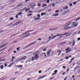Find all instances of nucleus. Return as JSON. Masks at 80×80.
<instances>
[{"label":"nucleus","mask_w":80,"mask_h":80,"mask_svg":"<svg viewBox=\"0 0 80 80\" xmlns=\"http://www.w3.org/2000/svg\"><path fill=\"white\" fill-rule=\"evenodd\" d=\"M18 33H17L15 34L12 35V36H15V35H18Z\"/></svg>","instance_id":"35"},{"label":"nucleus","mask_w":80,"mask_h":80,"mask_svg":"<svg viewBox=\"0 0 80 80\" xmlns=\"http://www.w3.org/2000/svg\"><path fill=\"white\" fill-rule=\"evenodd\" d=\"M46 6H47V4H44L43 5H42L43 7H46Z\"/></svg>","instance_id":"24"},{"label":"nucleus","mask_w":80,"mask_h":80,"mask_svg":"<svg viewBox=\"0 0 80 80\" xmlns=\"http://www.w3.org/2000/svg\"><path fill=\"white\" fill-rule=\"evenodd\" d=\"M56 29H57V28H53L52 29H50L49 30H51V31H54V30H56Z\"/></svg>","instance_id":"14"},{"label":"nucleus","mask_w":80,"mask_h":80,"mask_svg":"<svg viewBox=\"0 0 80 80\" xmlns=\"http://www.w3.org/2000/svg\"><path fill=\"white\" fill-rule=\"evenodd\" d=\"M31 15H32V14H29L28 15V16L29 17L30 16H31Z\"/></svg>","instance_id":"28"},{"label":"nucleus","mask_w":80,"mask_h":80,"mask_svg":"<svg viewBox=\"0 0 80 80\" xmlns=\"http://www.w3.org/2000/svg\"><path fill=\"white\" fill-rule=\"evenodd\" d=\"M39 73H42V71H39L38 72Z\"/></svg>","instance_id":"39"},{"label":"nucleus","mask_w":80,"mask_h":80,"mask_svg":"<svg viewBox=\"0 0 80 80\" xmlns=\"http://www.w3.org/2000/svg\"><path fill=\"white\" fill-rule=\"evenodd\" d=\"M69 71V68H68L67 70V72H68Z\"/></svg>","instance_id":"54"},{"label":"nucleus","mask_w":80,"mask_h":80,"mask_svg":"<svg viewBox=\"0 0 80 80\" xmlns=\"http://www.w3.org/2000/svg\"><path fill=\"white\" fill-rule=\"evenodd\" d=\"M41 6V5H40V4H38V7H40Z\"/></svg>","instance_id":"56"},{"label":"nucleus","mask_w":80,"mask_h":80,"mask_svg":"<svg viewBox=\"0 0 80 80\" xmlns=\"http://www.w3.org/2000/svg\"><path fill=\"white\" fill-rule=\"evenodd\" d=\"M63 60V59H62L61 60H59V62H61V61H62Z\"/></svg>","instance_id":"47"},{"label":"nucleus","mask_w":80,"mask_h":80,"mask_svg":"<svg viewBox=\"0 0 80 80\" xmlns=\"http://www.w3.org/2000/svg\"><path fill=\"white\" fill-rule=\"evenodd\" d=\"M52 5V7H54L55 6V5L54 4H53L52 5L51 4V5L49 7H51V6Z\"/></svg>","instance_id":"30"},{"label":"nucleus","mask_w":80,"mask_h":80,"mask_svg":"<svg viewBox=\"0 0 80 80\" xmlns=\"http://www.w3.org/2000/svg\"><path fill=\"white\" fill-rule=\"evenodd\" d=\"M78 41H80V38H78Z\"/></svg>","instance_id":"50"},{"label":"nucleus","mask_w":80,"mask_h":80,"mask_svg":"<svg viewBox=\"0 0 80 80\" xmlns=\"http://www.w3.org/2000/svg\"><path fill=\"white\" fill-rule=\"evenodd\" d=\"M62 68H63L64 69H65V68H66V67L65 66H62Z\"/></svg>","instance_id":"33"},{"label":"nucleus","mask_w":80,"mask_h":80,"mask_svg":"<svg viewBox=\"0 0 80 80\" xmlns=\"http://www.w3.org/2000/svg\"><path fill=\"white\" fill-rule=\"evenodd\" d=\"M57 74V73H55L52 74V75H56Z\"/></svg>","instance_id":"46"},{"label":"nucleus","mask_w":80,"mask_h":80,"mask_svg":"<svg viewBox=\"0 0 80 80\" xmlns=\"http://www.w3.org/2000/svg\"><path fill=\"white\" fill-rule=\"evenodd\" d=\"M58 52L59 53L58 54V56H59L61 54V50H59L58 51Z\"/></svg>","instance_id":"9"},{"label":"nucleus","mask_w":80,"mask_h":80,"mask_svg":"<svg viewBox=\"0 0 80 80\" xmlns=\"http://www.w3.org/2000/svg\"><path fill=\"white\" fill-rule=\"evenodd\" d=\"M23 10H26V12H28V11H29V10H30V8H28L27 9V8L25 7V8H24V9H23Z\"/></svg>","instance_id":"8"},{"label":"nucleus","mask_w":80,"mask_h":80,"mask_svg":"<svg viewBox=\"0 0 80 80\" xmlns=\"http://www.w3.org/2000/svg\"><path fill=\"white\" fill-rule=\"evenodd\" d=\"M35 60V58H34V57H32L31 58V61H33V60Z\"/></svg>","instance_id":"19"},{"label":"nucleus","mask_w":80,"mask_h":80,"mask_svg":"<svg viewBox=\"0 0 80 80\" xmlns=\"http://www.w3.org/2000/svg\"><path fill=\"white\" fill-rule=\"evenodd\" d=\"M16 26V25H15V24H13V25H12V27H14V26Z\"/></svg>","instance_id":"57"},{"label":"nucleus","mask_w":80,"mask_h":80,"mask_svg":"<svg viewBox=\"0 0 80 80\" xmlns=\"http://www.w3.org/2000/svg\"><path fill=\"white\" fill-rule=\"evenodd\" d=\"M12 24H13V23H11L10 24L8 25V26H9V25H12Z\"/></svg>","instance_id":"59"},{"label":"nucleus","mask_w":80,"mask_h":80,"mask_svg":"<svg viewBox=\"0 0 80 80\" xmlns=\"http://www.w3.org/2000/svg\"><path fill=\"white\" fill-rule=\"evenodd\" d=\"M26 58H27L26 56H24L21 58V60H25V59H26Z\"/></svg>","instance_id":"12"},{"label":"nucleus","mask_w":80,"mask_h":80,"mask_svg":"<svg viewBox=\"0 0 80 80\" xmlns=\"http://www.w3.org/2000/svg\"><path fill=\"white\" fill-rule=\"evenodd\" d=\"M69 57H72V56H69L67 57L65 59H66V60H68V59H69Z\"/></svg>","instance_id":"15"},{"label":"nucleus","mask_w":80,"mask_h":80,"mask_svg":"<svg viewBox=\"0 0 80 80\" xmlns=\"http://www.w3.org/2000/svg\"><path fill=\"white\" fill-rule=\"evenodd\" d=\"M40 18L36 17L34 18V19L35 20H40Z\"/></svg>","instance_id":"17"},{"label":"nucleus","mask_w":80,"mask_h":80,"mask_svg":"<svg viewBox=\"0 0 80 80\" xmlns=\"http://www.w3.org/2000/svg\"><path fill=\"white\" fill-rule=\"evenodd\" d=\"M22 12H19L18 14V15H21V14H22Z\"/></svg>","instance_id":"25"},{"label":"nucleus","mask_w":80,"mask_h":80,"mask_svg":"<svg viewBox=\"0 0 80 80\" xmlns=\"http://www.w3.org/2000/svg\"><path fill=\"white\" fill-rule=\"evenodd\" d=\"M22 6H23V4H22V3H21V4H19L17 8H18V7H22Z\"/></svg>","instance_id":"11"},{"label":"nucleus","mask_w":80,"mask_h":80,"mask_svg":"<svg viewBox=\"0 0 80 80\" xmlns=\"http://www.w3.org/2000/svg\"><path fill=\"white\" fill-rule=\"evenodd\" d=\"M47 3H50V1L49 0H48L47 1Z\"/></svg>","instance_id":"43"},{"label":"nucleus","mask_w":80,"mask_h":80,"mask_svg":"<svg viewBox=\"0 0 80 80\" xmlns=\"http://www.w3.org/2000/svg\"><path fill=\"white\" fill-rule=\"evenodd\" d=\"M46 77V75H44L43 76H42V77H41V78H43V77Z\"/></svg>","instance_id":"58"},{"label":"nucleus","mask_w":80,"mask_h":80,"mask_svg":"<svg viewBox=\"0 0 80 80\" xmlns=\"http://www.w3.org/2000/svg\"><path fill=\"white\" fill-rule=\"evenodd\" d=\"M77 67H75V68H74V72H75V71H76V70H76V69H77Z\"/></svg>","instance_id":"40"},{"label":"nucleus","mask_w":80,"mask_h":80,"mask_svg":"<svg viewBox=\"0 0 80 80\" xmlns=\"http://www.w3.org/2000/svg\"><path fill=\"white\" fill-rule=\"evenodd\" d=\"M52 37H49V40H47V42H48H48H50V40H51V39H50V38H52Z\"/></svg>","instance_id":"10"},{"label":"nucleus","mask_w":80,"mask_h":80,"mask_svg":"<svg viewBox=\"0 0 80 80\" xmlns=\"http://www.w3.org/2000/svg\"><path fill=\"white\" fill-rule=\"evenodd\" d=\"M14 53H16L17 52V51H13Z\"/></svg>","instance_id":"62"},{"label":"nucleus","mask_w":80,"mask_h":80,"mask_svg":"<svg viewBox=\"0 0 80 80\" xmlns=\"http://www.w3.org/2000/svg\"><path fill=\"white\" fill-rule=\"evenodd\" d=\"M35 7V5H33L32 6H31V8H33Z\"/></svg>","instance_id":"26"},{"label":"nucleus","mask_w":80,"mask_h":80,"mask_svg":"<svg viewBox=\"0 0 80 80\" xmlns=\"http://www.w3.org/2000/svg\"><path fill=\"white\" fill-rule=\"evenodd\" d=\"M27 35H28V36H30V34L28 33V34H27Z\"/></svg>","instance_id":"45"},{"label":"nucleus","mask_w":80,"mask_h":80,"mask_svg":"<svg viewBox=\"0 0 80 80\" xmlns=\"http://www.w3.org/2000/svg\"><path fill=\"white\" fill-rule=\"evenodd\" d=\"M68 6H66L65 7V8H66V9H68Z\"/></svg>","instance_id":"53"},{"label":"nucleus","mask_w":80,"mask_h":80,"mask_svg":"<svg viewBox=\"0 0 80 80\" xmlns=\"http://www.w3.org/2000/svg\"><path fill=\"white\" fill-rule=\"evenodd\" d=\"M14 63H12L10 65V66L11 67V66H12V65H13V64Z\"/></svg>","instance_id":"36"},{"label":"nucleus","mask_w":80,"mask_h":80,"mask_svg":"<svg viewBox=\"0 0 80 80\" xmlns=\"http://www.w3.org/2000/svg\"><path fill=\"white\" fill-rule=\"evenodd\" d=\"M60 12L59 11V10H57L56 11H55V12L56 13H58V12Z\"/></svg>","instance_id":"32"},{"label":"nucleus","mask_w":80,"mask_h":80,"mask_svg":"<svg viewBox=\"0 0 80 80\" xmlns=\"http://www.w3.org/2000/svg\"><path fill=\"white\" fill-rule=\"evenodd\" d=\"M30 61H26L25 62V63H27L28 62H30Z\"/></svg>","instance_id":"52"},{"label":"nucleus","mask_w":80,"mask_h":80,"mask_svg":"<svg viewBox=\"0 0 80 80\" xmlns=\"http://www.w3.org/2000/svg\"><path fill=\"white\" fill-rule=\"evenodd\" d=\"M46 50H47V49H44L43 50V51L44 52H45L46 51Z\"/></svg>","instance_id":"49"},{"label":"nucleus","mask_w":80,"mask_h":80,"mask_svg":"<svg viewBox=\"0 0 80 80\" xmlns=\"http://www.w3.org/2000/svg\"><path fill=\"white\" fill-rule=\"evenodd\" d=\"M76 3H77V2H75L73 3V5H76Z\"/></svg>","instance_id":"42"},{"label":"nucleus","mask_w":80,"mask_h":80,"mask_svg":"<svg viewBox=\"0 0 80 80\" xmlns=\"http://www.w3.org/2000/svg\"><path fill=\"white\" fill-rule=\"evenodd\" d=\"M45 15H47V14H46L45 13H41V16H43Z\"/></svg>","instance_id":"22"},{"label":"nucleus","mask_w":80,"mask_h":80,"mask_svg":"<svg viewBox=\"0 0 80 80\" xmlns=\"http://www.w3.org/2000/svg\"><path fill=\"white\" fill-rule=\"evenodd\" d=\"M20 22H21V21H19V22H16L15 23V25H18V24H19V23H20Z\"/></svg>","instance_id":"13"},{"label":"nucleus","mask_w":80,"mask_h":80,"mask_svg":"<svg viewBox=\"0 0 80 80\" xmlns=\"http://www.w3.org/2000/svg\"><path fill=\"white\" fill-rule=\"evenodd\" d=\"M12 59H14V58H15V57H14V56H12Z\"/></svg>","instance_id":"55"},{"label":"nucleus","mask_w":80,"mask_h":80,"mask_svg":"<svg viewBox=\"0 0 80 80\" xmlns=\"http://www.w3.org/2000/svg\"><path fill=\"white\" fill-rule=\"evenodd\" d=\"M63 35H63V34H57L56 35L54 36L53 38H52L51 40H53V39H54V38H55L56 37H59V36L60 37L59 38V39H61V38H62L63 37V36H62Z\"/></svg>","instance_id":"2"},{"label":"nucleus","mask_w":80,"mask_h":80,"mask_svg":"<svg viewBox=\"0 0 80 80\" xmlns=\"http://www.w3.org/2000/svg\"><path fill=\"white\" fill-rule=\"evenodd\" d=\"M47 54L48 57L50 56V55H52L53 53V52L51 51H49L48 52H47Z\"/></svg>","instance_id":"3"},{"label":"nucleus","mask_w":80,"mask_h":80,"mask_svg":"<svg viewBox=\"0 0 80 80\" xmlns=\"http://www.w3.org/2000/svg\"><path fill=\"white\" fill-rule=\"evenodd\" d=\"M73 25L71 26L70 27H68V28H67V27H68V26H69V25H70L72 24V22H68L66 24L65 27L64 28V29H65V30H67L68 29V28H73L74 27H77V25H78V24L77 22H73Z\"/></svg>","instance_id":"1"},{"label":"nucleus","mask_w":80,"mask_h":80,"mask_svg":"<svg viewBox=\"0 0 80 80\" xmlns=\"http://www.w3.org/2000/svg\"><path fill=\"white\" fill-rule=\"evenodd\" d=\"M29 13H32V11H29Z\"/></svg>","instance_id":"60"},{"label":"nucleus","mask_w":80,"mask_h":80,"mask_svg":"<svg viewBox=\"0 0 80 80\" xmlns=\"http://www.w3.org/2000/svg\"><path fill=\"white\" fill-rule=\"evenodd\" d=\"M0 68H1V70L3 69V68H4L3 65H1L0 66Z\"/></svg>","instance_id":"18"},{"label":"nucleus","mask_w":80,"mask_h":80,"mask_svg":"<svg viewBox=\"0 0 80 80\" xmlns=\"http://www.w3.org/2000/svg\"><path fill=\"white\" fill-rule=\"evenodd\" d=\"M80 20V17H79L77 19L75 20L74 21H78V20Z\"/></svg>","instance_id":"23"},{"label":"nucleus","mask_w":80,"mask_h":80,"mask_svg":"<svg viewBox=\"0 0 80 80\" xmlns=\"http://www.w3.org/2000/svg\"><path fill=\"white\" fill-rule=\"evenodd\" d=\"M37 40H38V41H41V40H42V39L39 38V39H38Z\"/></svg>","instance_id":"31"},{"label":"nucleus","mask_w":80,"mask_h":80,"mask_svg":"<svg viewBox=\"0 0 80 80\" xmlns=\"http://www.w3.org/2000/svg\"><path fill=\"white\" fill-rule=\"evenodd\" d=\"M19 67L20 68H22L23 67V66L22 65H19Z\"/></svg>","instance_id":"29"},{"label":"nucleus","mask_w":80,"mask_h":80,"mask_svg":"<svg viewBox=\"0 0 80 80\" xmlns=\"http://www.w3.org/2000/svg\"><path fill=\"white\" fill-rule=\"evenodd\" d=\"M66 53H68V52H70V51H71V49H69V48H67L66 49Z\"/></svg>","instance_id":"7"},{"label":"nucleus","mask_w":80,"mask_h":80,"mask_svg":"<svg viewBox=\"0 0 80 80\" xmlns=\"http://www.w3.org/2000/svg\"><path fill=\"white\" fill-rule=\"evenodd\" d=\"M72 3H70L69 5V6H70V7H72Z\"/></svg>","instance_id":"51"},{"label":"nucleus","mask_w":80,"mask_h":80,"mask_svg":"<svg viewBox=\"0 0 80 80\" xmlns=\"http://www.w3.org/2000/svg\"><path fill=\"white\" fill-rule=\"evenodd\" d=\"M37 16L38 17H40V15L39 14H38L37 15Z\"/></svg>","instance_id":"37"},{"label":"nucleus","mask_w":80,"mask_h":80,"mask_svg":"<svg viewBox=\"0 0 80 80\" xmlns=\"http://www.w3.org/2000/svg\"><path fill=\"white\" fill-rule=\"evenodd\" d=\"M36 42H34L31 43L30 44H29V45H28V46H26L25 47L23 48V49H24V48H28V47H30V46H31V45H33V44H35V43H36Z\"/></svg>","instance_id":"4"},{"label":"nucleus","mask_w":80,"mask_h":80,"mask_svg":"<svg viewBox=\"0 0 80 80\" xmlns=\"http://www.w3.org/2000/svg\"><path fill=\"white\" fill-rule=\"evenodd\" d=\"M24 36H25L24 37V38H25V37H28V36L27 35V34H26V35H25Z\"/></svg>","instance_id":"48"},{"label":"nucleus","mask_w":80,"mask_h":80,"mask_svg":"<svg viewBox=\"0 0 80 80\" xmlns=\"http://www.w3.org/2000/svg\"><path fill=\"white\" fill-rule=\"evenodd\" d=\"M37 54H36L35 55V59H37L39 57H38V52H36Z\"/></svg>","instance_id":"6"},{"label":"nucleus","mask_w":80,"mask_h":80,"mask_svg":"<svg viewBox=\"0 0 80 80\" xmlns=\"http://www.w3.org/2000/svg\"><path fill=\"white\" fill-rule=\"evenodd\" d=\"M47 0H41V2H45Z\"/></svg>","instance_id":"27"},{"label":"nucleus","mask_w":80,"mask_h":80,"mask_svg":"<svg viewBox=\"0 0 80 80\" xmlns=\"http://www.w3.org/2000/svg\"><path fill=\"white\" fill-rule=\"evenodd\" d=\"M7 64H5L4 65V67H7Z\"/></svg>","instance_id":"41"},{"label":"nucleus","mask_w":80,"mask_h":80,"mask_svg":"<svg viewBox=\"0 0 80 80\" xmlns=\"http://www.w3.org/2000/svg\"><path fill=\"white\" fill-rule=\"evenodd\" d=\"M2 32H3V30L0 31V33H2Z\"/></svg>","instance_id":"64"},{"label":"nucleus","mask_w":80,"mask_h":80,"mask_svg":"<svg viewBox=\"0 0 80 80\" xmlns=\"http://www.w3.org/2000/svg\"><path fill=\"white\" fill-rule=\"evenodd\" d=\"M58 71L57 70H56L54 71L55 73H57Z\"/></svg>","instance_id":"44"},{"label":"nucleus","mask_w":80,"mask_h":80,"mask_svg":"<svg viewBox=\"0 0 80 80\" xmlns=\"http://www.w3.org/2000/svg\"><path fill=\"white\" fill-rule=\"evenodd\" d=\"M75 41H73V43L72 44V46H74V45H75Z\"/></svg>","instance_id":"21"},{"label":"nucleus","mask_w":80,"mask_h":80,"mask_svg":"<svg viewBox=\"0 0 80 80\" xmlns=\"http://www.w3.org/2000/svg\"><path fill=\"white\" fill-rule=\"evenodd\" d=\"M72 34L71 32H66L63 35H67V36H66V37H68V36H70V35Z\"/></svg>","instance_id":"5"},{"label":"nucleus","mask_w":80,"mask_h":80,"mask_svg":"<svg viewBox=\"0 0 80 80\" xmlns=\"http://www.w3.org/2000/svg\"><path fill=\"white\" fill-rule=\"evenodd\" d=\"M73 59H74V58H72L71 60L72 61V60H73Z\"/></svg>","instance_id":"61"},{"label":"nucleus","mask_w":80,"mask_h":80,"mask_svg":"<svg viewBox=\"0 0 80 80\" xmlns=\"http://www.w3.org/2000/svg\"><path fill=\"white\" fill-rule=\"evenodd\" d=\"M58 13H56V14H54L52 15V16L53 17L55 16H58Z\"/></svg>","instance_id":"20"},{"label":"nucleus","mask_w":80,"mask_h":80,"mask_svg":"<svg viewBox=\"0 0 80 80\" xmlns=\"http://www.w3.org/2000/svg\"><path fill=\"white\" fill-rule=\"evenodd\" d=\"M14 19V18H10V20H13Z\"/></svg>","instance_id":"38"},{"label":"nucleus","mask_w":80,"mask_h":80,"mask_svg":"<svg viewBox=\"0 0 80 80\" xmlns=\"http://www.w3.org/2000/svg\"><path fill=\"white\" fill-rule=\"evenodd\" d=\"M17 50H18V51L19 50H20V47L18 48H17Z\"/></svg>","instance_id":"34"},{"label":"nucleus","mask_w":80,"mask_h":80,"mask_svg":"<svg viewBox=\"0 0 80 80\" xmlns=\"http://www.w3.org/2000/svg\"><path fill=\"white\" fill-rule=\"evenodd\" d=\"M11 67V66L10 65L8 66V67Z\"/></svg>","instance_id":"63"},{"label":"nucleus","mask_w":80,"mask_h":80,"mask_svg":"<svg viewBox=\"0 0 80 80\" xmlns=\"http://www.w3.org/2000/svg\"><path fill=\"white\" fill-rule=\"evenodd\" d=\"M42 55L43 56V57H47V56H46V54H45V53L44 52L42 53Z\"/></svg>","instance_id":"16"}]
</instances>
